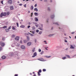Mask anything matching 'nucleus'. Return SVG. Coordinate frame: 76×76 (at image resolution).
Instances as JSON below:
<instances>
[{"instance_id": "052dcab7", "label": "nucleus", "mask_w": 76, "mask_h": 76, "mask_svg": "<svg viewBox=\"0 0 76 76\" xmlns=\"http://www.w3.org/2000/svg\"><path fill=\"white\" fill-rule=\"evenodd\" d=\"M47 48H48V47H47V48H45V49L46 50H48V49H47Z\"/></svg>"}, {"instance_id": "6ab92c4d", "label": "nucleus", "mask_w": 76, "mask_h": 76, "mask_svg": "<svg viewBox=\"0 0 76 76\" xmlns=\"http://www.w3.org/2000/svg\"><path fill=\"white\" fill-rule=\"evenodd\" d=\"M20 27L21 28H25V26L23 25H21L20 26Z\"/></svg>"}, {"instance_id": "49530a36", "label": "nucleus", "mask_w": 76, "mask_h": 76, "mask_svg": "<svg viewBox=\"0 0 76 76\" xmlns=\"http://www.w3.org/2000/svg\"><path fill=\"white\" fill-rule=\"evenodd\" d=\"M36 31V32H39V30H37Z\"/></svg>"}, {"instance_id": "5701e85b", "label": "nucleus", "mask_w": 76, "mask_h": 76, "mask_svg": "<svg viewBox=\"0 0 76 76\" xmlns=\"http://www.w3.org/2000/svg\"><path fill=\"white\" fill-rule=\"evenodd\" d=\"M2 47L1 46H0V51H1L2 50Z\"/></svg>"}, {"instance_id": "a878e982", "label": "nucleus", "mask_w": 76, "mask_h": 76, "mask_svg": "<svg viewBox=\"0 0 76 76\" xmlns=\"http://www.w3.org/2000/svg\"><path fill=\"white\" fill-rule=\"evenodd\" d=\"M66 57H68V58H70V56L69 55H66Z\"/></svg>"}, {"instance_id": "79ce46f5", "label": "nucleus", "mask_w": 76, "mask_h": 76, "mask_svg": "<svg viewBox=\"0 0 76 76\" xmlns=\"http://www.w3.org/2000/svg\"><path fill=\"white\" fill-rule=\"evenodd\" d=\"M42 32L40 31V32H39V34H42Z\"/></svg>"}, {"instance_id": "f8f14e48", "label": "nucleus", "mask_w": 76, "mask_h": 76, "mask_svg": "<svg viewBox=\"0 0 76 76\" xmlns=\"http://www.w3.org/2000/svg\"><path fill=\"white\" fill-rule=\"evenodd\" d=\"M34 9V6H31L30 7V10H32Z\"/></svg>"}, {"instance_id": "5fc2aeb1", "label": "nucleus", "mask_w": 76, "mask_h": 76, "mask_svg": "<svg viewBox=\"0 0 76 76\" xmlns=\"http://www.w3.org/2000/svg\"><path fill=\"white\" fill-rule=\"evenodd\" d=\"M19 6H22V4H19Z\"/></svg>"}, {"instance_id": "3c124183", "label": "nucleus", "mask_w": 76, "mask_h": 76, "mask_svg": "<svg viewBox=\"0 0 76 76\" xmlns=\"http://www.w3.org/2000/svg\"><path fill=\"white\" fill-rule=\"evenodd\" d=\"M12 29H13V30H15V27H13Z\"/></svg>"}, {"instance_id": "9d476101", "label": "nucleus", "mask_w": 76, "mask_h": 76, "mask_svg": "<svg viewBox=\"0 0 76 76\" xmlns=\"http://www.w3.org/2000/svg\"><path fill=\"white\" fill-rule=\"evenodd\" d=\"M10 8L11 10H13V6H10Z\"/></svg>"}, {"instance_id": "20e7f679", "label": "nucleus", "mask_w": 76, "mask_h": 76, "mask_svg": "<svg viewBox=\"0 0 76 76\" xmlns=\"http://www.w3.org/2000/svg\"><path fill=\"white\" fill-rule=\"evenodd\" d=\"M15 40L16 41H19V37L18 36H17L15 38Z\"/></svg>"}, {"instance_id": "6e6d98bb", "label": "nucleus", "mask_w": 76, "mask_h": 76, "mask_svg": "<svg viewBox=\"0 0 76 76\" xmlns=\"http://www.w3.org/2000/svg\"><path fill=\"white\" fill-rule=\"evenodd\" d=\"M74 33H75V32H72V33H71V34H74Z\"/></svg>"}, {"instance_id": "13d9d810", "label": "nucleus", "mask_w": 76, "mask_h": 76, "mask_svg": "<svg viewBox=\"0 0 76 76\" xmlns=\"http://www.w3.org/2000/svg\"><path fill=\"white\" fill-rule=\"evenodd\" d=\"M53 1H52V0H50V3H51V2H52Z\"/></svg>"}, {"instance_id": "4c0bfd02", "label": "nucleus", "mask_w": 76, "mask_h": 76, "mask_svg": "<svg viewBox=\"0 0 76 76\" xmlns=\"http://www.w3.org/2000/svg\"><path fill=\"white\" fill-rule=\"evenodd\" d=\"M38 51H39V52H41V49H39L38 50Z\"/></svg>"}, {"instance_id": "a19ab883", "label": "nucleus", "mask_w": 76, "mask_h": 76, "mask_svg": "<svg viewBox=\"0 0 76 76\" xmlns=\"http://www.w3.org/2000/svg\"><path fill=\"white\" fill-rule=\"evenodd\" d=\"M1 3L2 4H3V1H1Z\"/></svg>"}, {"instance_id": "4be33fe9", "label": "nucleus", "mask_w": 76, "mask_h": 76, "mask_svg": "<svg viewBox=\"0 0 76 76\" xmlns=\"http://www.w3.org/2000/svg\"><path fill=\"white\" fill-rule=\"evenodd\" d=\"M35 21H38V19L37 18H35Z\"/></svg>"}, {"instance_id": "c756f323", "label": "nucleus", "mask_w": 76, "mask_h": 76, "mask_svg": "<svg viewBox=\"0 0 76 76\" xmlns=\"http://www.w3.org/2000/svg\"><path fill=\"white\" fill-rule=\"evenodd\" d=\"M42 72V71H41V69H39V72H39V73H41Z\"/></svg>"}, {"instance_id": "473e14b6", "label": "nucleus", "mask_w": 76, "mask_h": 76, "mask_svg": "<svg viewBox=\"0 0 76 76\" xmlns=\"http://www.w3.org/2000/svg\"><path fill=\"white\" fill-rule=\"evenodd\" d=\"M2 40L3 41H4L5 40V38L4 37H3L2 39Z\"/></svg>"}, {"instance_id": "8fccbe9b", "label": "nucleus", "mask_w": 76, "mask_h": 76, "mask_svg": "<svg viewBox=\"0 0 76 76\" xmlns=\"http://www.w3.org/2000/svg\"><path fill=\"white\" fill-rule=\"evenodd\" d=\"M14 76H18V74H15L14 75Z\"/></svg>"}, {"instance_id": "0eeeda50", "label": "nucleus", "mask_w": 76, "mask_h": 76, "mask_svg": "<svg viewBox=\"0 0 76 76\" xmlns=\"http://www.w3.org/2000/svg\"><path fill=\"white\" fill-rule=\"evenodd\" d=\"M27 45L28 46L31 45V42H28L27 43Z\"/></svg>"}, {"instance_id": "f3484780", "label": "nucleus", "mask_w": 76, "mask_h": 76, "mask_svg": "<svg viewBox=\"0 0 76 76\" xmlns=\"http://www.w3.org/2000/svg\"><path fill=\"white\" fill-rule=\"evenodd\" d=\"M29 34L31 35V37H33V36L34 35L33 34H32L31 33H29Z\"/></svg>"}, {"instance_id": "ddd939ff", "label": "nucleus", "mask_w": 76, "mask_h": 76, "mask_svg": "<svg viewBox=\"0 0 76 76\" xmlns=\"http://www.w3.org/2000/svg\"><path fill=\"white\" fill-rule=\"evenodd\" d=\"M34 11H36V12H38V9L37 8H35L34 9Z\"/></svg>"}, {"instance_id": "bb28decb", "label": "nucleus", "mask_w": 76, "mask_h": 76, "mask_svg": "<svg viewBox=\"0 0 76 76\" xmlns=\"http://www.w3.org/2000/svg\"><path fill=\"white\" fill-rule=\"evenodd\" d=\"M40 72H37V73L38 74V75L39 76H41V74L39 73Z\"/></svg>"}, {"instance_id": "c03bdc74", "label": "nucleus", "mask_w": 76, "mask_h": 76, "mask_svg": "<svg viewBox=\"0 0 76 76\" xmlns=\"http://www.w3.org/2000/svg\"><path fill=\"white\" fill-rule=\"evenodd\" d=\"M48 11H50V8H48Z\"/></svg>"}, {"instance_id": "7ed1b4c3", "label": "nucleus", "mask_w": 76, "mask_h": 76, "mask_svg": "<svg viewBox=\"0 0 76 76\" xmlns=\"http://www.w3.org/2000/svg\"><path fill=\"white\" fill-rule=\"evenodd\" d=\"M8 3L9 4H12V0H9L8 1Z\"/></svg>"}, {"instance_id": "b1692460", "label": "nucleus", "mask_w": 76, "mask_h": 76, "mask_svg": "<svg viewBox=\"0 0 76 76\" xmlns=\"http://www.w3.org/2000/svg\"><path fill=\"white\" fill-rule=\"evenodd\" d=\"M12 38H14V37H15V35L14 34H12Z\"/></svg>"}, {"instance_id": "bf43d9fd", "label": "nucleus", "mask_w": 76, "mask_h": 76, "mask_svg": "<svg viewBox=\"0 0 76 76\" xmlns=\"http://www.w3.org/2000/svg\"><path fill=\"white\" fill-rule=\"evenodd\" d=\"M65 42H67V40H65Z\"/></svg>"}, {"instance_id": "393cba45", "label": "nucleus", "mask_w": 76, "mask_h": 76, "mask_svg": "<svg viewBox=\"0 0 76 76\" xmlns=\"http://www.w3.org/2000/svg\"><path fill=\"white\" fill-rule=\"evenodd\" d=\"M44 54V51H42V52L40 53V54L42 55Z\"/></svg>"}, {"instance_id": "dca6fc26", "label": "nucleus", "mask_w": 76, "mask_h": 76, "mask_svg": "<svg viewBox=\"0 0 76 76\" xmlns=\"http://www.w3.org/2000/svg\"><path fill=\"white\" fill-rule=\"evenodd\" d=\"M70 47V48H71V49H73V48L74 49V47H73L72 45H71Z\"/></svg>"}, {"instance_id": "680f3d73", "label": "nucleus", "mask_w": 76, "mask_h": 76, "mask_svg": "<svg viewBox=\"0 0 76 76\" xmlns=\"http://www.w3.org/2000/svg\"><path fill=\"white\" fill-rule=\"evenodd\" d=\"M50 57H51V56H48V58H50Z\"/></svg>"}, {"instance_id": "2eb2a0df", "label": "nucleus", "mask_w": 76, "mask_h": 76, "mask_svg": "<svg viewBox=\"0 0 76 76\" xmlns=\"http://www.w3.org/2000/svg\"><path fill=\"white\" fill-rule=\"evenodd\" d=\"M6 56H3L1 58L2 59H5V58H6Z\"/></svg>"}, {"instance_id": "f03ea898", "label": "nucleus", "mask_w": 76, "mask_h": 76, "mask_svg": "<svg viewBox=\"0 0 76 76\" xmlns=\"http://www.w3.org/2000/svg\"><path fill=\"white\" fill-rule=\"evenodd\" d=\"M0 45H1V47H4L5 45V43L2 41L0 42Z\"/></svg>"}, {"instance_id": "e2e57ef3", "label": "nucleus", "mask_w": 76, "mask_h": 76, "mask_svg": "<svg viewBox=\"0 0 76 76\" xmlns=\"http://www.w3.org/2000/svg\"><path fill=\"white\" fill-rule=\"evenodd\" d=\"M33 74H35V72H33Z\"/></svg>"}, {"instance_id": "58836bf2", "label": "nucleus", "mask_w": 76, "mask_h": 76, "mask_svg": "<svg viewBox=\"0 0 76 76\" xmlns=\"http://www.w3.org/2000/svg\"><path fill=\"white\" fill-rule=\"evenodd\" d=\"M44 42H45V44H47V42H46V41H44Z\"/></svg>"}, {"instance_id": "864d4df0", "label": "nucleus", "mask_w": 76, "mask_h": 76, "mask_svg": "<svg viewBox=\"0 0 76 76\" xmlns=\"http://www.w3.org/2000/svg\"><path fill=\"white\" fill-rule=\"evenodd\" d=\"M35 7H37V4H35L34 6Z\"/></svg>"}, {"instance_id": "2f4dec72", "label": "nucleus", "mask_w": 76, "mask_h": 76, "mask_svg": "<svg viewBox=\"0 0 76 76\" xmlns=\"http://www.w3.org/2000/svg\"><path fill=\"white\" fill-rule=\"evenodd\" d=\"M12 47H15V44H12Z\"/></svg>"}, {"instance_id": "aec40b11", "label": "nucleus", "mask_w": 76, "mask_h": 76, "mask_svg": "<svg viewBox=\"0 0 76 76\" xmlns=\"http://www.w3.org/2000/svg\"><path fill=\"white\" fill-rule=\"evenodd\" d=\"M6 32H7L8 31H9V29H6Z\"/></svg>"}, {"instance_id": "7c9ffc66", "label": "nucleus", "mask_w": 76, "mask_h": 76, "mask_svg": "<svg viewBox=\"0 0 76 76\" xmlns=\"http://www.w3.org/2000/svg\"><path fill=\"white\" fill-rule=\"evenodd\" d=\"M35 29V27L33 26L32 27V30H34V29Z\"/></svg>"}, {"instance_id": "e433bc0d", "label": "nucleus", "mask_w": 76, "mask_h": 76, "mask_svg": "<svg viewBox=\"0 0 76 76\" xmlns=\"http://www.w3.org/2000/svg\"><path fill=\"white\" fill-rule=\"evenodd\" d=\"M34 15H37L38 13H37V12H35V13H34Z\"/></svg>"}, {"instance_id": "774afa93", "label": "nucleus", "mask_w": 76, "mask_h": 76, "mask_svg": "<svg viewBox=\"0 0 76 76\" xmlns=\"http://www.w3.org/2000/svg\"><path fill=\"white\" fill-rule=\"evenodd\" d=\"M75 39H76V36H75Z\"/></svg>"}, {"instance_id": "69168bd1", "label": "nucleus", "mask_w": 76, "mask_h": 76, "mask_svg": "<svg viewBox=\"0 0 76 76\" xmlns=\"http://www.w3.org/2000/svg\"><path fill=\"white\" fill-rule=\"evenodd\" d=\"M68 50V48H67L66 49V50Z\"/></svg>"}, {"instance_id": "f704fd0d", "label": "nucleus", "mask_w": 76, "mask_h": 76, "mask_svg": "<svg viewBox=\"0 0 76 76\" xmlns=\"http://www.w3.org/2000/svg\"><path fill=\"white\" fill-rule=\"evenodd\" d=\"M3 28H4V29H5L6 28H7V26H4L3 27Z\"/></svg>"}, {"instance_id": "1a4fd4ad", "label": "nucleus", "mask_w": 76, "mask_h": 76, "mask_svg": "<svg viewBox=\"0 0 76 76\" xmlns=\"http://www.w3.org/2000/svg\"><path fill=\"white\" fill-rule=\"evenodd\" d=\"M27 41H29V39H30V38L29 36H27Z\"/></svg>"}, {"instance_id": "603ef678", "label": "nucleus", "mask_w": 76, "mask_h": 76, "mask_svg": "<svg viewBox=\"0 0 76 76\" xmlns=\"http://www.w3.org/2000/svg\"><path fill=\"white\" fill-rule=\"evenodd\" d=\"M20 43H21V44H22V42H23L22 41V40H20Z\"/></svg>"}, {"instance_id": "9b49d317", "label": "nucleus", "mask_w": 76, "mask_h": 76, "mask_svg": "<svg viewBox=\"0 0 76 76\" xmlns=\"http://www.w3.org/2000/svg\"><path fill=\"white\" fill-rule=\"evenodd\" d=\"M54 17H55L54 15H52L51 16V19H53L54 18Z\"/></svg>"}, {"instance_id": "412c9836", "label": "nucleus", "mask_w": 76, "mask_h": 76, "mask_svg": "<svg viewBox=\"0 0 76 76\" xmlns=\"http://www.w3.org/2000/svg\"><path fill=\"white\" fill-rule=\"evenodd\" d=\"M35 48H34L32 50V52H35Z\"/></svg>"}, {"instance_id": "4d7b16f0", "label": "nucleus", "mask_w": 76, "mask_h": 76, "mask_svg": "<svg viewBox=\"0 0 76 76\" xmlns=\"http://www.w3.org/2000/svg\"><path fill=\"white\" fill-rule=\"evenodd\" d=\"M33 15V13H31V17H32V16Z\"/></svg>"}, {"instance_id": "f257e3e1", "label": "nucleus", "mask_w": 76, "mask_h": 76, "mask_svg": "<svg viewBox=\"0 0 76 76\" xmlns=\"http://www.w3.org/2000/svg\"><path fill=\"white\" fill-rule=\"evenodd\" d=\"M10 14V12H7V13L4 12V13L2 12L0 15V16L1 18L3 16H6V15H9Z\"/></svg>"}, {"instance_id": "338daca9", "label": "nucleus", "mask_w": 76, "mask_h": 76, "mask_svg": "<svg viewBox=\"0 0 76 76\" xmlns=\"http://www.w3.org/2000/svg\"><path fill=\"white\" fill-rule=\"evenodd\" d=\"M36 26L37 27H38V25H36Z\"/></svg>"}, {"instance_id": "a18cd8bd", "label": "nucleus", "mask_w": 76, "mask_h": 76, "mask_svg": "<svg viewBox=\"0 0 76 76\" xmlns=\"http://www.w3.org/2000/svg\"><path fill=\"white\" fill-rule=\"evenodd\" d=\"M11 29V26L9 27L8 28V29Z\"/></svg>"}, {"instance_id": "37998d69", "label": "nucleus", "mask_w": 76, "mask_h": 76, "mask_svg": "<svg viewBox=\"0 0 76 76\" xmlns=\"http://www.w3.org/2000/svg\"><path fill=\"white\" fill-rule=\"evenodd\" d=\"M24 6L25 7H26V4H25L24 5Z\"/></svg>"}, {"instance_id": "c9c22d12", "label": "nucleus", "mask_w": 76, "mask_h": 76, "mask_svg": "<svg viewBox=\"0 0 76 76\" xmlns=\"http://www.w3.org/2000/svg\"><path fill=\"white\" fill-rule=\"evenodd\" d=\"M18 27H19V24H18V23L17 22L16 23Z\"/></svg>"}, {"instance_id": "72a5a7b5", "label": "nucleus", "mask_w": 76, "mask_h": 76, "mask_svg": "<svg viewBox=\"0 0 76 76\" xmlns=\"http://www.w3.org/2000/svg\"><path fill=\"white\" fill-rule=\"evenodd\" d=\"M30 32H32L33 34H35V32L34 31H30Z\"/></svg>"}, {"instance_id": "39448f33", "label": "nucleus", "mask_w": 76, "mask_h": 76, "mask_svg": "<svg viewBox=\"0 0 76 76\" xmlns=\"http://www.w3.org/2000/svg\"><path fill=\"white\" fill-rule=\"evenodd\" d=\"M37 55V53L34 52V55L32 56V57H35Z\"/></svg>"}, {"instance_id": "0e129e2a", "label": "nucleus", "mask_w": 76, "mask_h": 76, "mask_svg": "<svg viewBox=\"0 0 76 76\" xmlns=\"http://www.w3.org/2000/svg\"><path fill=\"white\" fill-rule=\"evenodd\" d=\"M30 75H32V73H30Z\"/></svg>"}, {"instance_id": "cd10ccee", "label": "nucleus", "mask_w": 76, "mask_h": 76, "mask_svg": "<svg viewBox=\"0 0 76 76\" xmlns=\"http://www.w3.org/2000/svg\"><path fill=\"white\" fill-rule=\"evenodd\" d=\"M53 35H54V34H50L49 35V37H51V36H53Z\"/></svg>"}, {"instance_id": "09e8293b", "label": "nucleus", "mask_w": 76, "mask_h": 76, "mask_svg": "<svg viewBox=\"0 0 76 76\" xmlns=\"http://www.w3.org/2000/svg\"><path fill=\"white\" fill-rule=\"evenodd\" d=\"M55 24L56 25H58V23H55Z\"/></svg>"}, {"instance_id": "423d86ee", "label": "nucleus", "mask_w": 76, "mask_h": 76, "mask_svg": "<svg viewBox=\"0 0 76 76\" xmlns=\"http://www.w3.org/2000/svg\"><path fill=\"white\" fill-rule=\"evenodd\" d=\"M41 26L42 28L40 27L39 28V29L40 30H41V31H42V30H43V29H42V26H43V25L42 24H41Z\"/></svg>"}, {"instance_id": "c85d7f7f", "label": "nucleus", "mask_w": 76, "mask_h": 76, "mask_svg": "<svg viewBox=\"0 0 76 76\" xmlns=\"http://www.w3.org/2000/svg\"><path fill=\"white\" fill-rule=\"evenodd\" d=\"M66 57H63L62 58V59L63 60H64L65 59H66Z\"/></svg>"}, {"instance_id": "a211bd4d", "label": "nucleus", "mask_w": 76, "mask_h": 76, "mask_svg": "<svg viewBox=\"0 0 76 76\" xmlns=\"http://www.w3.org/2000/svg\"><path fill=\"white\" fill-rule=\"evenodd\" d=\"M23 42L24 43H26L28 41H27V40H24L23 41Z\"/></svg>"}, {"instance_id": "de8ad7c7", "label": "nucleus", "mask_w": 76, "mask_h": 76, "mask_svg": "<svg viewBox=\"0 0 76 76\" xmlns=\"http://www.w3.org/2000/svg\"><path fill=\"white\" fill-rule=\"evenodd\" d=\"M30 27H31V26H28L27 28H30Z\"/></svg>"}, {"instance_id": "ea45409f", "label": "nucleus", "mask_w": 76, "mask_h": 76, "mask_svg": "<svg viewBox=\"0 0 76 76\" xmlns=\"http://www.w3.org/2000/svg\"><path fill=\"white\" fill-rule=\"evenodd\" d=\"M43 72H45V71H46V69H43Z\"/></svg>"}, {"instance_id": "4468645a", "label": "nucleus", "mask_w": 76, "mask_h": 76, "mask_svg": "<svg viewBox=\"0 0 76 76\" xmlns=\"http://www.w3.org/2000/svg\"><path fill=\"white\" fill-rule=\"evenodd\" d=\"M38 60H39L40 61H44L43 60V58H41L39 59Z\"/></svg>"}, {"instance_id": "6e6552de", "label": "nucleus", "mask_w": 76, "mask_h": 76, "mask_svg": "<svg viewBox=\"0 0 76 76\" xmlns=\"http://www.w3.org/2000/svg\"><path fill=\"white\" fill-rule=\"evenodd\" d=\"M21 48L22 49H23V50H25V47L23 45L21 47Z\"/></svg>"}]
</instances>
